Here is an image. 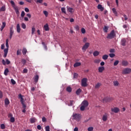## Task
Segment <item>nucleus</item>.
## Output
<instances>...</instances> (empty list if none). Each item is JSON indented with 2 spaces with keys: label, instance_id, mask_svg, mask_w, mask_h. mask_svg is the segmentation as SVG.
<instances>
[{
  "label": "nucleus",
  "instance_id": "1",
  "mask_svg": "<svg viewBox=\"0 0 131 131\" xmlns=\"http://www.w3.org/2000/svg\"><path fill=\"white\" fill-rule=\"evenodd\" d=\"M6 46L7 48H6L4 50V58L7 57V55H8V53L9 52V39H6Z\"/></svg>",
  "mask_w": 131,
  "mask_h": 131
},
{
  "label": "nucleus",
  "instance_id": "2",
  "mask_svg": "<svg viewBox=\"0 0 131 131\" xmlns=\"http://www.w3.org/2000/svg\"><path fill=\"white\" fill-rule=\"evenodd\" d=\"M115 37H116V34L115 33V31H114V30L111 31L110 33L107 34V36H106L107 39H112Z\"/></svg>",
  "mask_w": 131,
  "mask_h": 131
},
{
  "label": "nucleus",
  "instance_id": "3",
  "mask_svg": "<svg viewBox=\"0 0 131 131\" xmlns=\"http://www.w3.org/2000/svg\"><path fill=\"white\" fill-rule=\"evenodd\" d=\"M10 3L11 4L12 6L13 7V9H14V11L17 15V16H19L20 15V12H19V10H18V7L16 6L15 5V2L13 1H11Z\"/></svg>",
  "mask_w": 131,
  "mask_h": 131
},
{
  "label": "nucleus",
  "instance_id": "4",
  "mask_svg": "<svg viewBox=\"0 0 131 131\" xmlns=\"http://www.w3.org/2000/svg\"><path fill=\"white\" fill-rule=\"evenodd\" d=\"M73 118L78 122L81 119V116L79 114H73Z\"/></svg>",
  "mask_w": 131,
  "mask_h": 131
},
{
  "label": "nucleus",
  "instance_id": "5",
  "mask_svg": "<svg viewBox=\"0 0 131 131\" xmlns=\"http://www.w3.org/2000/svg\"><path fill=\"white\" fill-rule=\"evenodd\" d=\"M88 78H84L81 80V86H83V88H85L88 86Z\"/></svg>",
  "mask_w": 131,
  "mask_h": 131
},
{
  "label": "nucleus",
  "instance_id": "6",
  "mask_svg": "<svg viewBox=\"0 0 131 131\" xmlns=\"http://www.w3.org/2000/svg\"><path fill=\"white\" fill-rule=\"evenodd\" d=\"M112 100H113L112 98L105 97L102 99V103H108V102H111Z\"/></svg>",
  "mask_w": 131,
  "mask_h": 131
},
{
  "label": "nucleus",
  "instance_id": "7",
  "mask_svg": "<svg viewBox=\"0 0 131 131\" xmlns=\"http://www.w3.org/2000/svg\"><path fill=\"white\" fill-rule=\"evenodd\" d=\"M131 73V69L130 68H126L123 70L122 73L123 74H129Z\"/></svg>",
  "mask_w": 131,
  "mask_h": 131
},
{
  "label": "nucleus",
  "instance_id": "8",
  "mask_svg": "<svg viewBox=\"0 0 131 131\" xmlns=\"http://www.w3.org/2000/svg\"><path fill=\"white\" fill-rule=\"evenodd\" d=\"M90 47V43L86 42L84 44V45L82 47V50L83 51H86V49Z\"/></svg>",
  "mask_w": 131,
  "mask_h": 131
},
{
  "label": "nucleus",
  "instance_id": "9",
  "mask_svg": "<svg viewBox=\"0 0 131 131\" xmlns=\"http://www.w3.org/2000/svg\"><path fill=\"white\" fill-rule=\"evenodd\" d=\"M111 111L115 113H118L120 111V110L118 107H114V108H111Z\"/></svg>",
  "mask_w": 131,
  "mask_h": 131
},
{
  "label": "nucleus",
  "instance_id": "10",
  "mask_svg": "<svg viewBox=\"0 0 131 131\" xmlns=\"http://www.w3.org/2000/svg\"><path fill=\"white\" fill-rule=\"evenodd\" d=\"M67 11L69 12V13H71V14H73L74 12V9L71 7H69L68 6L67 7Z\"/></svg>",
  "mask_w": 131,
  "mask_h": 131
},
{
  "label": "nucleus",
  "instance_id": "11",
  "mask_svg": "<svg viewBox=\"0 0 131 131\" xmlns=\"http://www.w3.org/2000/svg\"><path fill=\"white\" fill-rule=\"evenodd\" d=\"M81 105L84 107H88V106H89V102H88L86 100H84L82 101Z\"/></svg>",
  "mask_w": 131,
  "mask_h": 131
},
{
  "label": "nucleus",
  "instance_id": "12",
  "mask_svg": "<svg viewBox=\"0 0 131 131\" xmlns=\"http://www.w3.org/2000/svg\"><path fill=\"white\" fill-rule=\"evenodd\" d=\"M125 43H126V40L124 38H123L121 40V45L123 47H125Z\"/></svg>",
  "mask_w": 131,
  "mask_h": 131
},
{
  "label": "nucleus",
  "instance_id": "13",
  "mask_svg": "<svg viewBox=\"0 0 131 131\" xmlns=\"http://www.w3.org/2000/svg\"><path fill=\"white\" fill-rule=\"evenodd\" d=\"M104 70L105 67H100L98 68V72H99V73H102Z\"/></svg>",
  "mask_w": 131,
  "mask_h": 131
},
{
  "label": "nucleus",
  "instance_id": "14",
  "mask_svg": "<svg viewBox=\"0 0 131 131\" xmlns=\"http://www.w3.org/2000/svg\"><path fill=\"white\" fill-rule=\"evenodd\" d=\"M108 119V114H105L102 117V120L103 121H107Z\"/></svg>",
  "mask_w": 131,
  "mask_h": 131
},
{
  "label": "nucleus",
  "instance_id": "15",
  "mask_svg": "<svg viewBox=\"0 0 131 131\" xmlns=\"http://www.w3.org/2000/svg\"><path fill=\"white\" fill-rule=\"evenodd\" d=\"M122 65L124 67H126V66L128 65V62H127L126 60H123L122 61Z\"/></svg>",
  "mask_w": 131,
  "mask_h": 131
},
{
  "label": "nucleus",
  "instance_id": "16",
  "mask_svg": "<svg viewBox=\"0 0 131 131\" xmlns=\"http://www.w3.org/2000/svg\"><path fill=\"white\" fill-rule=\"evenodd\" d=\"M16 30L18 33H20L21 32V28H20V24H17L16 25Z\"/></svg>",
  "mask_w": 131,
  "mask_h": 131
},
{
  "label": "nucleus",
  "instance_id": "17",
  "mask_svg": "<svg viewBox=\"0 0 131 131\" xmlns=\"http://www.w3.org/2000/svg\"><path fill=\"white\" fill-rule=\"evenodd\" d=\"M97 9L98 10H100L101 12H103L104 11V7L102 6V5L99 4L97 6Z\"/></svg>",
  "mask_w": 131,
  "mask_h": 131
},
{
  "label": "nucleus",
  "instance_id": "18",
  "mask_svg": "<svg viewBox=\"0 0 131 131\" xmlns=\"http://www.w3.org/2000/svg\"><path fill=\"white\" fill-rule=\"evenodd\" d=\"M39 78V76H38V75H36L34 77V80L36 83L38 81Z\"/></svg>",
  "mask_w": 131,
  "mask_h": 131
},
{
  "label": "nucleus",
  "instance_id": "19",
  "mask_svg": "<svg viewBox=\"0 0 131 131\" xmlns=\"http://www.w3.org/2000/svg\"><path fill=\"white\" fill-rule=\"evenodd\" d=\"M36 118L33 117V118H31L30 119V123H34V122H35V121H36Z\"/></svg>",
  "mask_w": 131,
  "mask_h": 131
},
{
  "label": "nucleus",
  "instance_id": "20",
  "mask_svg": "<svg viewBox=\"0 0 131 131\" xmlns=\"http://www.w3.org/2000/svg\"><path fill=\"white\" fill-rule=\"evenodd\" d=\"M44 29L45 31H49V30H50V28H49V25L48 24H46L44 26Z\"/></svg>",
  "mask_w": 131,
  "mask_h": 131
},
{
  "label": "nucleus",
  "instance_id": "21",
  "mask_svg": "<svg viewBox=\"0 0 131 131\" xmlns=\"http://www.w3.org/2000/svg\"><path fill=\"white\" fill-rule=\"evenodd\" d=\"M108 29H109V27L104 26L103 28L104 32H105V33H107V32H108Z\"/></svg>",
  "mask_w": 131,
  "mask_h": 131
},
{
  "label": "nucleus",
  "instance_id": "22",
  "mask_svg": "<svg viewBox=\"0 0 131 131\" xmlns=\"http://www.w3.org/2000/svg\"><path fill=\"white\" fill-rule=\"evenodd\" d=\"M82 92V90L80 89H78L76 91V94L77 96H79L80 95V93Z\"/></svg>",
  "mask_w": 131,
  "mask_h": 131
},
{
  "label": "nucleus",
  "instance_id": "23",
  "mask_svg": "<svg viewBox=\"0 0 131 131\" xmlns=\"http://www.w3.org/2000/svg\"><path fill=\"white\" fill-rule=\"evenodd\" d=\"M67 92H68V93H71L72 92V88L70 86H69L66 89Z\"/></svg>",
  "mask_w": 131,
  "mask_h": 131
},
{
  "label": "nucleus",
  "instance_id": "24",
  "mask_svg": "<svg viewBox=\"0 0 131 131\" xmlns=\"http://www.w3.org/2000/svg\"><path fill=\"white\" fill-rule=\"evenodd\" d=\"M10 104V100H9V99L6 98L5 100V105H6V106H8Z\"/></svg>",
  "mask_w": 131,
  "mask_h": 131
},
{
  "label": "nucleus",
  "instance_id": "25",
  "mask_svg": "<svg viewBox=\"0 0 131 131\" xmlns=\"http://www.w3.org/2000/svg\"><path fill=\"white\" fill-rule=\"evenodd\" d=\"M22 53L23 55H26V53H27V49H26V48H24L22 51Z\"/></svg>",
  "mask_w": 131,
  "mask_h": 131
},
{
  "label": "nucleus",
  "instance_id": "26",
  "mask_svg": "<svg viewBox=\"0 0 131 131\" xmlns=\"http://www.w3.org/2000/svg\"><path fill=\"white\" fill-rule=\"evenodd\" d=\"M10 35H13L14 34V31L13 30V27L10 28Z\"/></svg>",
  "mask_w": 131,
  "mask_h": 131
},
{
  "label": "nucleus",
  "instance_id": "27",
  "mask_svg": "<svg viewBox=\"0 0 131 131\" xmlns=\"http://www.w3.org/2000/svg\"><path fill=\"white\" fill-rule=\"evenodd\" d=\"M21 49H18L17 50V53H16L17 56L22 55V53L21 52Z\"/></svg>",
  "mask_w": 131,
  "mask_h": 131
},
{
  "label": "nucleus",
  "instance_id": "28",
  "mask_svg": "<svg viewBox=\"0 0 131 131\" xmlns=\"http://www.w3.org/2000/svg\"><path fill=\"white\" fill-rule=\"evenodd\" d=\"M100 54V53H99V51H95L93 53V56H94V57H97V56H99V54Z\"/></svg>",
  "mask_w": 131,
  "mask_h": 131
},
{
  "label": "nucleus",
  "instance_id": "29",
  "mask_svg": "<svg viewBox=\"0 0 131 131\" xmlns=\"http://www.w3.org/2000/svg\"><path fill=\"white\" fill-rule=\"evenodd\" d=\"M80 65H81V63H80V62H76L74 64V67H78V66H80Z\"/></svg>",
  "mask_w": 131,
  "mask_h": 131
},
{
  "label": "nucleus",
  "instance_id": "30",
  "mask_svg": "<svg viewBox=\"0 0 131 131\" xmlns=\"http://www.w3.org/2000/svg\"><path fill=\"white\" fill-rule=\"evenodd\" d=\"M9 69L6 68V69L5 70V71H4V74H5V75H6V76L8 75V73H9Z\"/></svg>",
  "mask_w": 131,
  "mask_h": 131
},
{
  "label": "nucleus",
  "instance_id": "31",
  "mask_svg": "<svg viewBox=\"0 0 131 131\" xmlns=\"http://www.w3.org/2000/svg\"><path fill=\"white\" fill-rule=\"evenodd\" d=\"M101 85H102V84H101V83L98 82V83H97L95 85V88L96 89H99V86H101Z\"/></svg>",
  "mask_w": 131,
  "mask_h": 131
},
{
  "label": "nucleus",
  "instance_id": "32",
  "mask_svg": "<svg viewBox=\"0 0 131 131\" xmlns=\"http://www.w3.org/2000/svg\"><path fill=\"white\" fill-rule=\"evenodd\" d=\"M108 55L105 54V55H103L102 59L103 60H107V59H108Z\"/></svg>",
  "mask_w": 131,
  "mask_h": 131
},
{
  "label": "nucleus",
  "instance_id": "33",
  "mask_svg": "<svg viewBox=\"0 0 131 131\" xmlns=\"http://www.w3.org/2000/svg\"><path fill=\"white\" fill-rule=\"evenodd\" d=\"M112 11L114 14L115 15V16H117V11H116V9L113 8Z\"/></svg>",
  "mask_w": 131,
  "mask_h": 131
},
{
  "label": "nucleus",
  "instance_id": "34",
  "mask_svg": "<svg viewBox=\"0 0 131 131\" xmlns=\"http://www.w3.org/2000/svg\"><path fill=\"white\" fill-rule=\"evenodd\" d=\"M61 12L63 14H66V9H65L64 7H62L61 8Z\"/></svg>",
  "mask_w": 131,
  "mask_h": 131
},
{
  "label": "nucleus",
  "instance_id": "35",
  "mask_svg": "<svg viewBox=\"0 0 131 131\" xmlns=\"http://www.w3.org/2000/svg\"><path fill=\"white\" fill-rule=\"evenodd\" d=\"M5 11H6V7H5L4 6H2L0 9V11L5 12Z\"/></svg>",
  "mask_w": 131,
  "mask_h": 131
},
{
  "label": "nucleus",
  "instance_id": "36",
  "mask_svg": "<svg viewBox=\"0 0 131 131\" xmlns=\"http://www.w3.org/2000/svg\"><path fill=\"white\" fill-rule=\"evenodd\" d=\"M10 122H12V123L15 122V118L11 117L10 118Z\"/></svg>",
  "mask_w": 131,
  "mask_h": 131
},
{
  "label": "nucleus",
  "instance_id": "37",
  "mask_svg": "<svg viewBox=\"0 0 131 131\" xmlns=\"http://www.w3.org/2000/svg\"><path fill=\"white\" fill-rule=\"evenodd\" d=\"M118 84H119V83L118 81H115L114 82V85L115 86H118Z\"/></svg>",
  "mask_w": 131,
  "mask_h": 131
},
{
  "label": "nucleus",
  "instance_id": "38",
  "mask_svg": "<svg viewBox=\"0 0 131 131\" xmlns=\"http://www.w3.org/2000/svg\"><path fill=\"white\" fill-rule=\"evenodd\" d=\"M80 109L81 111H84V110L85 109V106H84V105H83L82 104V105L81 106Z\"/></svg>",
  "mask_w": 131,
  "mask_h": 131
},
{
  "label": "nucleus",
  "instance_id": "39",
  "mask_svg": "<svg viewBox=\"0 0 131 131\" xmlns=\"http://www.w3.org/2000/svg\"><path fill=\"white\" fill-rule=\"evenodd\" d=\"M21 28H23V29H26V25L23 23L21 24Z\"/></svg>",
  "mask_w": 131,
  "mask_h": 131
},
{
  "label": "nucleus",
  "instance_id": "40",
  "mask_svg": "<svg viewBox=\"0 0 131 131\" xmlns=\"http://www.w3.org/2000/svg\"><path fill=\"white\" fill-rule=\"evenodd\" d=\"M118 63H119V60H116L114 62V66H117V65H118Z\"/></svg>",
  "mask_w": 131,
  "mask_h": 131
},
{
  "label": "nucleus",
  "instance_id": "41",
  "mask_svg": "<svg viewBox=\"0 0 131 131\" xmlns=\"http://www.w3.org/2000/svg\"><path fill=\"white\" fill-rule=\"evenodd\" d=\"M1 128L2 129H5L6 128V126L5 125V124H2L1 125Z\"/></svg>",
  "mask_w": 131,
  "mask_h": 131
},
{
  "label": "nucleus",
  "instance_id": "42",
  "mask_svg": "<svg viewBox=\"0 0 131 131\" xmlns=\"http://www.w3.org/2000/svg\"><path fill=\"white\" fill-rule=\"evenodd\" d=\"M42 2H43V0H37L36 3V4H42Z\"/></svg>",
  "mask_w": 131,
  "mask_h": 131
},
{
  "label": "nucleus",
  "instance_id": "43",
  "mask_svg": "<svg viewBox=\"0 0 131 131\" xmlns=\"http://www.w3.org/2000/svg\"><path fill=\"white\" fill-rule=\"evenodd\" d=\"M44 15H45L46 17H48V15H49V12L47 11H43V12Z\"/></svg>",
  "mask_w": 131,
  "mask_h": 131
},
{
  "label": "nucleus",
  "instance_id": "44",
  "mask_svg": "<svg viewBox=\"0 0 131 131\" xmlns=\"http://www.w3.org/2000/svg\"><path fill=\"white\" fill-rule=\"evenodd\" d=\"M45 130L46 131H50V126L47 125L45 127Z\"/></svg>",
  "mask_w": 131,
  "mask_h": 131
},
{
  "label": "nucleus",
  "instance_id": "45",
  "mask_svg": "<svg viewBox=\"0 0 131 131\" xmlns=\"http://www.w3.org/2000/svg\"><path fill=\"white\" fill-rule=\"evenodd\" d=\"M77 77H78V74L76 73H74L73 78H77Z\"/></svg>",
  "mask_w": 131,
  "mask_h": 131
},
{
  "label": "nucleus",
  "instance_id": "46",
  "mask_svg": "<svg viewBox=\"0 0 131 131\" xmlns=\"http://www.w3.org/2000/svg\"><path fill=\"white\" fill-rule=\"evenodd\" d=\"M101 62V60L100 59H96L94 61V63H96V64H99Z\"/></svg>",
  "mask_w": 131,
  "mask_h": 131
},
{
  "label": "nucleus",
  "instance_id": "47",
  "mask_svg": "<svg viewBox=\"0 0 131 131\" xmlns=\"http://www.w3.org/2000/svg\"><path fill=\"white\" fill-rule=\"evenodd\" d=\"M21 63H23L24 65H25V64H26V60L25 59H22Z\"/></svg>",
  "mask_w": 131,
  "mask_h": 131
},
{
  "label": "nucleus",
  "instance_id": "48",
  "mask_svg": "<svg viewBox=\"0 0 131 131\" xmlns=\"http://www.w3.org/2000/svg\"><path fill=\"white\" fill-rule=\"evenodd\" d=\"M109 56L111 58H114V57H115V54L111 53V54H109Z\"/></svg>",
  "mask_w": 131,
  "mask_h": 131
},
{
  "label": "nucleus",
  "instance_id": "49",
  "mask_svg": "<svg viewBox=\"0 0 131 131\" xmlns=\"http://www.w3.org/2000/svg\"><path fill=\"white\" fill-rule=\"evenodd\" d=\"M74 28L76 30V31H78V30H79V26H78V25L75 26L74 27Z\"/></svg>",
  "mask_w": 131,
  "mask_h": 131
},
{
  "label": "nucleus",
  "instance_id": "50",
  "mask_svg": "<svg viewBox=\"0 0 131 131\" xmlns=\"http://www.w3.org/2000/svg\"><path fill=\"white\" fill-rule=\"evenodd\" d=\"M88 131H93V130H94V128H93V127H89L88 128Z\"/></svg>",
  "mask_w": 131,
  "mask_h": 131
},
{
  "label": "nucleus",
  "instance_id": "51",
  "mask_svg": "<svg viewBox=\"0 0 131 131\" xmlns=\"http://www.w3.org/2000/svg\"><path fill=\"white\" fill-rule=\"evenodd\" d=\"M42 122H47V119L46 118V117H43L42 118Z\"/></svg>",
  "mask_w": 131,
  "mask_h": 131
},
{
  "label": "nucleus",
  "instance_id": "52",
  "mask_svg": "<svg viewBox=\"0 0 131 131\" xmlns=\"http://www.w3.org/2000/svg\"><path fill=\"white\" fill-rule=\"evenodd\" d=\"M5 60H6V64L7 65H9V64H10L11 61H10V60H9V59H6Z\"/></svg>",
  "mask_w": 131,
  "mask_h": 131
},
{
  "label": "nucleus",
  "instance_id": "53",
  "mask_svg": "<svg viewBox=\"0 0 131 131\" xmlns=\"http://www.w3.org/2000/svg\"><path fill=\"white\" fill-rule=\"evenodd\" d=\"M81 33L83 34H84V33H85V29L83 28H82L81 29Z\"/></svg>",
  "mask_w": 131,
  "mask_h": 131
},
{
  "label": "nucleus",
  "instance_id": "54",
  "mask_svg": "<svg viewBox=\"0 0 131 131\" xmlns=\"http://www.w3.org/2000/svg\"><path fill=\"white\" fill-rule=\"evenodd\" d=\"M24 16H25V12H24V11H23L21 13V17L23 18Z\"/></svg>",
  "mask_w": 131,
  "mask_h": 131
},
{
  "label": "nucleus",
  "instance_id": "55",
  "mask_svg": "<svg viewBox=\"0 0 131 131\" xmlns=\"http://www.w3.org/2000/svg\"><path fill=\"white\" fill-rule=\"evenodd\" d=\"M35 31V28L33 27V28H32V34H34Z\"/></svg>",
  "mask_w": 131,
  "mask_h": 131
},
{
  "label": "nucleus",
  "instance_id": "56",
  "mask_svg": "<svg viewBox=\"0 0 131 131\" xmlns=\"http://www.w3.org/2000/svg\"><path fill=\"white\" fill-rule=\"evenodd\" d=\"M11 81L12 84H16V81L14 79H11Z\"/></svg>",
  "mask_w": 131,
  "mask_h": 131
},
{
  "label": "nucleus",
  "instance_id": "57",
  "mask_svg": "<svg viewBox=\"0 0 131 131\" xmlns=\"http://www.w3.org/2000/svg\"><path fill=\"white\" fill-rule=\"evenodd\" d=\"M73 102H74V101L70 100V105H69V106H72V105H73Z\"/></svg>",
  "mask_w": 131,
  "mask_h": 131
},
{
  "label": "nucleus",
  "instance_id": "58",
  "mask_svg": "<svg viewBox=\"0 0 131 131\" xmlns=\"http://www.w3.org/2000/svg\"><path fill=\"white\" fill-rule=\"evenodd\" d=\"M110 53H115V49H111L110 50Z\"/></svg>",
  "mask_w": 131,
  "mask_h": 131
},
{
  "label": "nucleus",
  "instance_id": "59",
  "mask_svg": "<svg viewBox=\"0 0 131 131\" xmlns=\"http://www.w3.org/2000/svg\"><path fill=\"white\" fill-rule=\"evenodd\" d=\"M37 129H38L39 130H40V129H41V126H40V125H38L37 126Z\"/></svg>",
  "mask_w": 131,
  "mask_h": 131
},
{
  "label": "nucleus",
  "instance_id": "60",
  "mask_svg": "<svg viewBox=\"0 0 131 131\" xmlns=\"http://www.w3.org/2000/svg\"><path fill=\"white\" fill-rule=\"evenodd\" d=\"M27 72H28V70H27V69H24L23 70L24 73H27Z\"/></svg>",
  "mask_w": 131,
  "mask_h": 131
},
{
  "label": "nucleus",
  "instance_id": "61",
  "mask_svg": "<svg viewBox=\"0 0 131 131\" xmlns=\"http://www.w3.org/2000/svg\"><path fill=\"white\" fill-rule=\"evenodd\" d=\"M0 99H3V92L0 90Z\"/></svg>",
  "mask_w": 131,
  "mask_h": 131
},
{
  "label": "nucleus",
  "instance_id": "62",
  "mask_svg": "<svg viewBox=\"0 0 131 131\" xmlns=\"http://www.w3.org/2000/svg\"><path fill=\"white\" fill-rule=\"evenodd\" d=\"M25 12H26L27 13H29V9H28V8H25Z\"/></svg>",
  "mask_w": 131,
  "mask_h": 131
},
{
  "label": "nucleus",
  "instance_id": "63",
  "mask_svg": "<svg viewBox=\"0 0 131 131\" xmlns=\"http://www.w3.org/2000/svg\"><path fill=\"white\" fill-rule=\"evenodd\" d=\"M21 104L23 105V108H24V109H26V105L24 104V103Z\"/></svg>",
  "mask_w": 131,
  "mask_h": 131
},
{
  "label": "nucleus",
  "instance_id": "64",
  "mask_svg": "<svg viewBox=\"0 0 131 131\" xmlns=\"http://www.w3.org/2000/svg\"><path fill=\"white\" fill-rule=\"evenodd\" d=\"M2 64L3 65H6V61L5 60V59L2 60Z\"/></svg>",
  "mask_w": 131,
  "mask_h": 131
}]
</instances>
